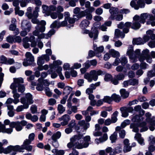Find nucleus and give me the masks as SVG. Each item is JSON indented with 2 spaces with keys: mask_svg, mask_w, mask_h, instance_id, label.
<instances>
[{
  "mask_svg": "<svg viewBox=\"0 0 155 155\" xmlns=\"http://www.w3.org/2000/svg\"><path fill=\"white\" fill-rule=\"evenodd\" d=\"M133 50V46L130 45L126 53L132 62H136L137 61L138 58L140 62H143L145 60L148 63L151 64L152 63L153 60L150 56V51L148 49H146L143 50L141 54V51L139 49H136L134 51Z\"/></svg>",
  "mask_w": 155,
  "mask_h": 155,
  "instance_id": "obj_1",
  "label": "nucleus"
},
{
  "mask_svg": "<svg viewBox=\"0 0 155 155\" xmlns=\"http://www.w3.org/2000/svg\"><path fill=\"white\" fill-rule=\"evenodd\" d=\"M146 19L149 20L147 22V25H151L152 26H155V21H154V17L152 15L147 13L141 14L140 17L137 15H135L133 18L134 21L131 23V28L134 30L138 29L141 26L140 23L144 24Z\"/></svg>",
  "mask_w": 155,
  "mask_h": 155,
  "instance_id": "obj_2",
  "label": "nucleus"
},
{
  "mask_svg": "<svg viewBox=\"0 0 155 155\" xmlns=\"http://www.w3.org/2000/svg\"><path fill=\"white\" fill-rule=\"evenodd\" d=\"M142 116L139 114L133 115L132 116V121L137 123H131L130 125V128L133 129V131L136 133L138 132L139 130L138 128L139 127H142L140 130L141 132L146 131L148 129V127L146 126V123L143 121L144 118Z\"/></svg>",
  "mask_w": 155,
  "mask_h": 155,
  "instance_id": "obj_3",
  "label": "nucleus"
},
{
  "mask_svg": "<svg viewBox=\"0 0 155 155\" xmlns=\"http://www.w3.org/2000/svg\"><path fill=\"white\" fill-rule=\"evenodd\" d=\"M41 22L43 25L41 27H39L38 25L36 26L35 27V30L33 32L32 34L34 36H38V39H39L44 38L48 39L54 34L55 31L54 29H52L47 34H45L42 33L40 34V32L43 33L45 31V30L46 21H42Z\"/></svg>",
  "mask_w": 155,
  "mask_h": 155,
  "instance_id": "obj_4",
  "label": "nucleus"
},
{
  "mask_svg": "<svg viewBox=\"0 0 155 155\" xmlns=\"http://www.w3.org/2000/svg\"><path fill=\"white\" fill-rule=\"evenodd\" d=\"M131 23L129 22H126L124 24L123 22H121L118 25V27L120 29H123V32L121 31L120 30L117 29L115 30L114 35L116 38H123L125 36L124 33H127L129 31L130 27L131 26Z\"/></svg>",
  "mask_w": 155,
  "mask_h": 155,
  "instance_id": "obj_5",
  "label": "nucleus"
},
{
  "mask_svg": "<svg viewBox=\"0 0 155 155\" xmlns=\"http://www.w3.org/2000/svg\"><path fill=\"white\" fill-rule=\"evenodd\" d=\"M20 101L23 105L18 106L16 110L18 112L22 111L24 109L28 108L29 105L33 103L32 95L30 93L26 94L25 97H22Z\"/></svg>",
  "mask_w": 155,
  "mask_h": 155,
  "instance_id": "obj_6",
  "label": "nucleus"
},
{
  "mask_svg": "<svg viewBox=\"0 0 155 155\" xmlns=\"http://www.w3.org/2000/svg\"><path fill=\"white\" fill-rule=\"evenodd\" d=\"M147 35L144 36L143 38H138L134 39L133 40V44L140 45H143L148 41L150 38L154 40L155 39V34L153 33V31L151 30H149L146 32Z\"/></svg>",
  "mask_w": 155,
  "mask_h": 155,
  "instance_id": "obj_7",
  "label": "nucleus"
},
{
  "mask_svg": "<svg viewBox=\"0 0 155 155\" xmlns=\"http://www.w3.org/2000/svg\"><path fill=\"white\" fill-rule=\"evenodd\" d=\"M82 136L81 135L74 136L73 137L74 147L78 149L86 148L88 147L89 143H84L83 140Z\"/></svg>",
  "mask_w": 155,
  "mask_h": 155,
  "instance_id": "obj_8",
  "label": "nucleus"
},
{
  "mask_svg": "<svg viewBox=\"0 0 155 155\" xmlns=\"http://www.w3.org/2000/svg\"><path fill=\"white\" fill-rule=\"evenodd\" d=\"M14 83L10 86V88L12 89H16L18 88L19 92L23 93L25 90V86L22 84L24 82L23 79L21 78H14Z\"/></svg>",
  "mask_w": 155,
  "mask_h": 155,
  "instance_id": "obj_9",
  "label": "nucleus"
},
{
  "mask_svg": "<svg viewBox=\"0 0 155 155\" xmlns=\"http://www.w3.org/2000/svg\"><path fill=\"white\" fill-rule=\"evenodd\" d=\"M2 144L1 142H0V153H2L7 154L11 152H22V145L20 146L18 145L15 146H10L7 148L4 149L2 147Z\"/></svg>",
  "mask_w": 155,
  "mask_h": 155,
  "instance_id": "obj_10",
  "label": "nucleus"
},
{
  "mask_svg": "<svg viewBox=\"0 0 155 155\" xmlns=\"http://www.w3.org/2000/svg\"><path fill=\"white\" fill-rule=\"evenodd\" d=\"M103 72L100 70L96 71L92 70L90 73H86L84 75V78L87 79L89 82H91L93 80L96 81L98 79V76L102 74Z\"/></svg>",
  "mask_w": 155,
  "mask_h": 155,
  "instance_id": "obj_11",
  "label": "nucleus"
},
{
  "mask_svg": "<svg viewBox=\"0 0 155 155\" xmlns=\"http://www.w3.org/2000/svg\"><path fill=\"white\" fill-rule=\"evenodd\" d=\"M109 12L111 14L109 18L110 20L115 19L117 21L121 20L123 18L122 15L118 14V9L117 8L112 7L110 10Z\"/></svg>",
  "mask_w": 155,
  "mask_h": 155,
  "instance_id": "obj_12",
  "label": "nucleus"
},
{
  "mask_svg": "<svg viewBox=\"0 0 155 155\" xmlns=\"http://www.w3.org/2000/svg\"><path fill=\"white\" fill-rule=\"evenodd\" d=\"M26 58L23 62L25 66H27L31 64L34 61V58L31 53L27 52L25 54Z\"/></svg>",
  "mask_w": 155,
  "mask_h": 155,
  "instance_id": "obj_13",
  "label": "nucleus"
},
{
  "mask_svg": "<svg viewBox=\"0 0 155 155\" xmlns=\"http://www.w3.org/2000/svg\"><path fill=\"white\" fill-rule=\"evenodd\" d=\"M68 24L67 20L64 19V21L60 22L58 20L55 21L50 26L51 28H59L61 27H64L67 25Z\"/></svg>",
  "mask_w": 155,
  "mask_h": 155,
  "instance_id": "obj_14",
  "label": "nucleus"
},
{
  "mask_svg": "<svg viewBox=\"0 0 155 155\" xmlns=\"http://www.w3.org/2000/svg\"><path fill=\"white\" fill-rule=\"evenodd\" d=\"M21 28L22 30L30 31L31 28V23L27 20H23L21 22Z\"/></svg>",
  "mask_w": 155,
  "mask_h": 155,
  "instance_id": "obj_15",
  "label": "nucleus"
},
{
  "mask_svg": "<svg viewBox=\"0 0 155 155\" xmlns=\"http://www.w3.org/2000/svg\"><path fill=\"white\" fill-rule=\"evenodd\" d=\"M70 117L67 114H65L59 118L60 121H63L61 122V124L63 126L66 125L70 120Z\"/></svg>",
  "mask_w": 155,
  "mask_h": 155,
  "instance_id": "obj_16",
  "label": "nucleus"
},
{
  "mask_svg": "<svg viewBox=\"0 0 155 155\" xmlns=\"http://www.w3.org/2000/svg\"><path fill=\"white\" fill-rule=\"evenodd\" d=\"M45 60L48 61L49 60V57L46 55H42L38 58L37 64L38 66L41 65L45 62Z\"/></svg>",
  "mask_w": 155,
  "mask_h": 155,
  "instance_id": "obj_17",
  "label": "nucleus"
},
{
  "mask_svg": "<svg viewBox=\"0 0 155 155\" xmlns=\"http://www.w3.org/2000/svg\"><path fill=\"white\" fill-rule=\"evenodd\" d=\"M10 127L12 128H15L16 130L18 131L21 130L23 128L19 121L11 122L10 123Z\"/></svg>",
  "mask_w": 155,
  "mask_h": 155,
  "instance_id": "obj_18",
  "label": "nucleus"
},
{
  "mask_svg": "<svg viewBox=\"0 0 155 155\" xmlns=\"http://www.w3.org/2000/svg\"><path fill=\"white\" fill-rule=\"evenodd\" d=\"M98 32L95 28L93 27L89 33V36L91 38H93L94 40H96L97 38Z\"/></svg>",
  "mask_w": 155,
  "mask_h": 155,
  "instance_id": "obj_19",
  "label": "nucleus"
},
{
  "mask_svg": "<svg viewBox=\"0 0 155 155\" xmlns=\"http://www.w3.org/2000/svg\"><path fill=\"white\" fill-rule=\"evenodd\" d=\"M50 69L48 71V72L49 74H51L55 70L57 73L59 74L61 73L62 70V68L59 66H55L53 65H50L49 66Z\"/></svg>",
  "mask_w": 155,
  "mask_h": 155,
  "instance_id": "obj_20",
  "label": "nucleus"
},
{
  "mask_svg": "<svg viewBox=\"0 0 155 155\" xmlns=\"http://www.w3.org/2000/svg\"><path fill=\"white\" fill-rule=\"evenodd\" d=\"M12 90L13 91L12 92L13 94V97L14 98V103L15 104H17L19 102V100L18 98L20 97V95L17 92L16 89Z\"/></svg>",
  "mask_w": 155,
  "mask_h": 155,
  "instance_id": "obj_21",
  "label": "nucleus"
},
{
  "mask_svg": "<svg viewBox=\"0 0 155 155\" xmlns=\"http://www.w3.org/2000/svg\"><path fill=\"white\" fill-rule=\"evenodd\" d=\"M145 117L146 119L145 120H143L145 122L147 123L152 124H153V117H151V114L149 112H147L145 113Z\"/></svg>",
  "mask_w": 155,
  "mask_h": 155,
  "instance_id": "obj_22",
  "label": "nucleus"
},
{
  "mask_svg": "<svg viewBox=\"0 0 155 155\" xmlns=\"http://www.w3.org/2000/svg\"><path fill=\"white\" fill-rule=\"evenodd\" d=\"M13 131L12 128H5V127L4 124L0 125V133L2 132L3 133H7V134H11Z\"/></svg>",
  "mask_w": 155,
  "mask_h": 155,
  "instance_id": "obj_23",
  "label": "nucleus"
},
{
  "mask_svg": "<svg viewBox=\"0 0 155 155\" xmlns=\"http://www.w3.org/2000/svg\"><path fill=\"white\" fill-rule=\"evenodd\" d=\"M8 109V115L10 117H13L15 115V112L14 111V107L11 105H7Z\"/></svg>",
  "mask_w": 155,
  "mask_h": 155,
  "instance_id": "obj_24",
  "label": "nucleus"
},
{
  "mask_svg": "<svg viewBox=\"0 0 155 155\" xmlns=\"http://www.w3.org/2000/svg\"><path fill=\"white\" fill-rule=\"evenodd\" d=\"M134 138L137 140L139 143L141 145H144L143 139L141 137V134L139 133L136 134Z\"/></svg>",
  "mask_w": 155,
  "mask_h": 155,
  "instance_id": "obj_25",
  "label": "nucleus"
},
{
  "mask_svg": "<svg viewBox=\"0 0 155 155\" xmlns=\"http://www.w3.org/2000/svg\"><path fill=\"white\" fill-rule=\"evenodd\" d=\"M107 139V134L105 133L103 134L102 137H100L98 139H96L95 140V142L96 143L99 144L100 143H102L105 141Z\"/></svg>",
  "mask_w": 155,
  "mask_h": 155,
  "instance_id": "obj_26",
  "label": "nucleus"
},
{
  "mask_svg": "<svg viewBox=\"0 0 155 155\" xmlns=\"http://www.w3.org/2000/svg\"><path fill=\"white\" fill-rule=\"evenodd\" d=\"M78 124L83 127L84 130H86L90 127V123L88 122H86L85 121L83 120L79 121L78 122Z\"/></svg>",
  "mask_w": 155,
  "mask_h": 155,
  "instance_id": "obj_27",
  "label": "nucleus"
},
{
  "mask_svg": "<svg viewBox=\"0 0 155 155\" xmlns=\"http://www.w3.org/2000/svg\"><path fill=\"white\" fill-rule=\"evenodd\" d=\"M30 143H28L27 142L24 141L22 145V150L25 149L28 151H31L32 149V146L29 145Z\"/></svg>",
  "mask_w": 155,
  "mask_h": 155,
  "instance_id": "obj_28",
  "label": "nucleus"
},
{
  "mask_svg": "<svg viewBox=\"0 0 155 155\" xmlns=\"http://www.w3.org/2000/svg\"><path fill=\"white\" fill-rule=\"evenodd\" d=\"M94 8L93 7L90 6L89 8H88L87 9H86L84 11H82L80 12V17L81 18L82 17H84L85 13L89 12L91 13L92 12H94Z\"/></svg>",
  "mask_w": 155,
  "mask_h": 155,
  "instance_id": "obj_29",
  "label": "nucleus"
},
{
  "mask_svg": "<svg viewBox=\"0 0 155 155\" xmlns=\"http://www.w3.org/2000/svg\"><path fill=\"white\" fill-rule=\"evenodd\" d=\"M134 110L135 111L138 112L140 115H143L144 114L145 111L141 108L140 105H137L134 107Z\"/></svg>",
  "mask_w": 155,
  "mask_h": 155,
  "instance_id": "obj_30",
  "label": "nucleus"
},
{
  "mask_svg": "<svg viewBox=\"0 0 155 155\" xmlns=\"http://www.w3.org/2000/svg\"><path fill=\"white\" fill-rule=\"evenodd\" d=\"M104 50V48L103 46H101L97 48L94 50L96 53V55L98 57L101 56V53Z\"/></svg>",
  "mask_w": 155,
  "mask_h": 155,
  "instance_id": "obj_31",
  "label": "nucleus"
},
{
  "mask_svg": "<svg viewBox=\"0 0 155 155\" xmlns=\"http://www.w3.org/2000/svg\"><path fill=\"white\" fill-rule=\"evenodd\" d=\"M16 26L15 24H11L9 27V29L12 31H15L14 33L16 35L19 34V32L18 29L16 28Z\"/></svg>",
  "mask_w": 155,
  "mask_h": 155,
  "instance_id": "obj_32",
  "label": "nucleus"
},
{
  "mask_svg": "<svg viewBox=\"0 0 155 155\" xmlns=\"http://www.w3.org/2000/svg\"><path fill=\"white\" fill-rule=\"evenodd\" d=\"M109 52L112 57L114 58H117L120 56L119 53L113 49H111L109 51Z\"/></svg>",
  "mask_w": 155,
  "mask_h": 155,
  "instance_id": "obj_33",
  "label": "nucleus"
},
{
  "mask_svg": "<svg viewBox=\"0 0 155 155\" xmlns=\"http://www.w3.org/2000/svg\"><path fill=\"white\" fill-rule=\"evenodd\" d=\"M89 21L86 19L82 21L80 24V27L82 28H85L88 26L90 24Z\"/></svg>",
  "mask_w": 155,
  "mask_h": 155,
  "instance_id": "obj_34",
  "label": "nucleus"
},
{
  "mask_svg": "<svg viewBox=\"0 0 155 155\" xmlns=\"http://www.w3.org/2000/svg\"><path fill=\"white\" fill-rule=\"evenodd\" d=\"M28 40V37L27 36L24 38L22 40L23 45L25 48H28L30 46Z\"/></svg>",
  "mask_w": 155,
  "mask_h": 155,
  "instance_id": "obj_35",
  "label": "nucleus"
},
{
  "mask_svg": "<svg viewBox=\"0 0 155 155\" xmlns=\"http://www.w3.org/2000/svg\"><path fill=\"white\" fill-rule=\"evenodd\" d=\"M43 8V12L45 13L47 16L49 15L51 12L49 9V7L47 5H43L42 6Z\"/></svg>",
  "mask_w": 155,
  "mask_h": 155,
  "instance_id": "obj_36",
  "label": "nucleus"
},
{
  "mask_svg": "<svg viewBox=\"0 0 155 155\" xmlns=\"http://www.w3.org/2000/svg\"><path fill=\"white\" fill-rule=\"evenodd\" d=\"M118 114V112L116 111L114 112L112 115L111 120L112 121L113 123H115L117 122V117Z\"/></svg>",
  "mask_w": 155,
  "mask_h": 155,
  "instance_id": "obj_37",
  "label": "nucleus"
},
{
  "mask_svg": "<svg viewBox=\"0 0 155 155\" xmlns=\"http://www.w3.org/2000/svg\"><path fill=\"white\" fill-rule=\"evenodd\" d=\"M42 21H45L44 20H41V21H40L36 18H33L31 20V22L35 24H37V25L36 26H38V25L39 27H41V26H42L43 25L42 24L41 22Z\"/></svg>",
  "mask_w": 155,
  "mask_h": 155,
  "instance_id": "obj_38",
  "label": "nucleus"
},
{
  "mask_svg": "<svg viewBox=\"0 0 155 155\" xmlns=\"http://www.w3.org/2000/svg\"><path fill=\"white\" fill-rule=\"evenodd\" d=\"M120 92L121 97L124 98H126L128 97L129 95V93L126 91L125 89H121L120 91Z\"/></svg>",
  "mask_w": 155,
  "mask_h": 155,
  "instance_id": "obj_39",
  "label": "nucleus"
},
{
  "mask_svg": "<svg viewBox=\"0 0 155 155\" xmlns=\"http://www.w3.org/2000/svg\"><path fill=\"white\" fill-rule=\"evenodd\" d=\"M35 137V134L34 133H31L28 136V139H26L24 141L27 142L28 143H31V142L34 140Z\"/></svg>",
  "mask_w": 155,
  "mask_h": 155,
  "instance_id": "obj_40",
  "label": "nucleus"
},
{
  "mask_svg": "<svg viewBox=\"0 0 155 155\" xmlns=\"http://www.w3.org/2000/svg\"><path fill=\"white\" fill-rule=\"evenodd\" d=\"M57 110L59 113L62 114L65 111V107L61 104H59L58 105Z\"/></svg>",
  "mask_w": 155,
  "mask_h": 155,
  "instance_id": "obj_41",
  "label": "nucleus"
},
{
  "mask_svg": "<svg viewBox=\"0 0 155 155\" xmlns=\"http://www.w3.org/2000/svg\"><path fill=\"white\" fill-rule=\"evenodd\" d=\"M61 136V133L60 131H57L51 137L52 139L53 140H57Z\"/></svg>",
  "mask_w": 155,
  "mask_h": 155,
  "instance_id": "obj_42",
  "label": "nucleus"
},
{
  "mask_svg": "<svg viewBox=\"0 0 155 155\" xmlns=\"http://www.w3.org/2000/svg\"><path fill=\"white\" fill-rule=\"evenodd\" d=\"M120 110L121 112L122 117H126L128 116V112L125 107H121Z\"/></svg>",
  "mask_w": 155,
  "mask_h": 155,
  "instance_id": "obj_43",
  "label": "nucleus"
},
{
  "mask_svg": "<svg viewBox=\"0 0 155 155\" xmlns=\"http://www.w3.org/2000/svg\"><path fill=\"white\" fill-rule=\"evenodd\" d=\"M72 90V88L69 86H66L64 89L63 93L64 94H66L68 96Z\"/></svg>",
  "mask_w": 155,
  "mask_h": 155,
  "instance_id": "obj_44",
  "label": "nucleus"
},
{
  "mask_svg": "<svg viewBox=\"0 0 155 155\" xmlns=\"http://www.w3.org/2000/svg\"><path fill=\"white\" fill-rule=\"evenodd\" d=\"M117 133L114 132L110 137V139L112 143L115 142L117 139Z\"/></svg>",
  "mask_w": 155,
  "mask_h": 155,
  "instance_id": "obj_45",
  "label": "nucleus"
},
{
  "mask_svg": "<svg viewBox=\"0 0 155 155\" xmlns=\"http://www.w3.org/2000/svg\"><path fill=\"white\" fill-rule=\"evenodd\" d=\"M111 97L112 101L113 100L116 102H119L120 100V97L119 95L113 94L112 95Z\"/></svg>",
  "mask_w": 155,
  "mask_h": 155,
  "instance_id": "obj_46",
  "label": "nucleus"
},
{
  "mask_svg": "<svg viewBox=\"0 0 155 155\" xmlns=\"http://www.w3.org/2000/svg\"><path fill=\"white\" fill-rule=\"evenodd\" d=\"M141 63L140 64V67L141 69L145 70L147 69L149 67V65L145 62H140Z\"/></svg>",
  "mask_w": 155,
  "mask_h": 155,
  "instance_id": "obj_47",
  "label": "nucleus"
},
{
  "mask_svg": "<svg viewBox=\"0 0 155 155\" xmlns=\"http://www.w3.org/2000/svg\"><path fill=\"white\" fill-rule=\"evenodd\" d=\"M129 85H137L138 84V80L135 79L129 80Z\"/></svg>",
  "mask_w": 155,
  "mask_h": 155,
  "instance_id": "obj_48",
  "label": "nucleus"
},
{
  "mask_svg": "<svg viewBox=\"0 0 155 155\" xmlns=\"http://www.w3.org/2000/svg\"><path fill=\"white\" fill-rule=\"evenodd\" d=\"M15 41V36L9 35L6 38V41L10 43H12Z\"/></svg>",
  "mask_w": 155,
  "mask_h": 155,
  "instance_id": "obj_49",
  "label": "nucleus"
},
{
  "mask_svg": "<svg viewBox=\"0 0 155 155\" xmlns=\"http://www.w3.org/2000/svg\"><path fill=\"white\" fill-rule=\"evenodd\" d=\"M45 91L46 95L49 97H51L52 95V93L50 91L49 87H45Z\"/></svg>",
  "mask_w": 155,
  "mask_h": 155,
  "instance_id": "obj_50",
  "label": "nucleus"
},
{
  "mask_svg": "<svg viewBox=\"0 0 155 155\" xmlns=\"http://www.w3.org/2000/svg\"><path fill=\"white\" fill-rule=\"evenodd\" d=\"M103 100V101L104 102L107 103L109 104H110L112 101V97H110L108 96H105Z\"/></svg>",
  "mask_w": 155,
  "mask_h": 155,
  "instance_id": "obj_51",
  "label": "nucleus"
},
{
  "mask_svg": "<svg viewBox=\"0 0 155 155\" xmlns=\"http://www.w3.org/2000/svg\"><path fill=\"white\" fill-rule=\"evenodd\" d=\"M15 14H18L20 16H23L24 14V12L23 11L19 10V8H15Z\"/></svg>",
  "mask_w": 155,
  "mask_h": 155,
  "instance_id": "obj_52",
  "label": "nucleus"
},
{
  "mask_svg": "<svg viewBox=\"0 0 155 155\" xmlns=\"http://www.w3.org/2000/svg\"><path fill=\"white\" fill-rule=\"evenodd\" d=\"M137 5L139 8H143L145 7V4L143 1L142 0H138L137 2Z\"/></svg>",
  "mask_w": 155,
  "mask_h": 155,
  "instance_id": "obj_53",
  "label": "nucleus"
},
{
  "mask_svg": "<svg viewBox=\"0 0 155 155\" xmlns=\"http://www.w3.org/2000/svg\"><path fill=\"white\" fill-rule=\"evenodd\" d=\"M24 1V0H14L13 2V5L15 7V8H18V6L19 3L20 2V5L21 6V3L22 2Z\"/></svg>",
  "mask_w": 155,
  "mask_h": 155,
  "instance_id": "obj_54",
  "label": "nucleus"
},
{
  "mask_svg": "<svg viewBox=\"0 0 155 155\" xmlns=\"http://www.w3.org/2000/svg\"><path fill=\"white\" fill-rule=\"evenodd\" d=\"M120 63L123 66H124L127 63V60L126 57H123L120 58Z\"/></svg>",
  "mask_w": 155,
  "mask_h": 155,
  "instance_id": "obj_55",
  "label": "nucleus"
},
{
  "mask_svg": "<svg viewBox=\"0 0 155 155\" xmlns=\"http://www.w3.org/2000/svg\"><path fill=\"white\" fill-rule=\"evenodd\" d=\"M147 76L148 77L151 78L155 76V70H152L148 72L147 73Z\"/></svg>",
  "mask_w": 155,
  "mask_h": 155,
  "instance_id": "obj_56",
  "label": "nucleus"
},
{
  "mask_svg": "<svg viewBox=\"0 0 155 155\" xmlns=\"http://www.w3.org/2000/svg\"><path fill=\"white\" fill-rule=\"evenodd\" d=\"M130 5L132 7L134 8L135 10H138L139 9L138 6L136 4L135 2L134 1H132L131 2Z\"/></svg>",
  "mask_w": 155,
  "mask_h": 155,
  "instance_id": "obj_57",
  "label": "nucleus"
},
{
  "mask_svg": "<svg viewBox=\"0 0 155 155\" xmlns=\"http://www.w3.org/2000/svg\"><path fill=\"white\" fill-rule=\"evenodd\" d=\"M115 77L118 80H122L124 79V75L123 74L120 73L117 75H116Z\"/></svg>",
  "mask_w": 155,
  "mask_h": 155,
  "instance_id": "obj_58",
  "label": "nucleus"
},
{
  "mask_svg": "<svg viewBox=\"0 0 155 155\" xmlns=\"http://www.w3.org/2000/svg\"><path fill=\"white\" fill-rule=\"evenodd\" d=\"M130 120H124L121 124V127L122 128H124L127 125L130 124Z\"/></svg>",
  "mask_w": 155,
  "mask_h": 155,
  "instance_id": "obj_59",
  "label": "nucleus"
},
{
  "mask_svg": "<svg viewBox=\"0 0 155 155\" xmlns=\"http://www.w3.org/2000/svg\"><path fill=\"white\" fill-rule=\"evenodd\" d=\"M140 67V65L137 63L134 64L131 66L132 70L135 71L137 70Z\"/></svg>",
  "mask_w": 155,
  "mask_h": 155,
  "instance_id": "obj_60",
  "label": "nucleus"
},
{
  "mask_svg": "<svg viewBox=\"0 0 155 155\" xmlns=\"http://www.w3.org/2000/svg\"><path fill=\"white\" fill-rule=\"evenodd\" d=\"M73 141H74L73 137H72L70 139V142L67 144V146L68 148H70L73 147H74V144Z\"/></svg>",
  "mask_w": 155,
  "mask_h": 155,
  "instance_id": "obj_61",
  "label": "nucleus"
},
{
  "mask_svg": "<svg viewBox=\"0 0 155 155\" xmlns=\"http://www.w3.org/2000/svg\"><path fill=\"white\" fill-rule=\"evenodd\" d=\"M48 103L49 105L52 106L56 103V101L54 98H51L48 100Z\"/></svg>",
  "mask_w": 155,
  "mask_h": 155,
  "instance_id": "obj_62",
  "label": "nucleus"
},
{
  "mask_svg": "<svg viewBox=\"0 0 155 155\" xmlns=\"http://www.w3.org/2000/svg\"><path fill=\"white\" fill-rule=\"evenodd\" d=\"M131 150V147L130 145L124 146L123 150L124 152L130 151Z\"/></svg>",
  "mask_w": 155,
  "mask_h": 155,
  "instance_id": "obj_63",
  "label": "nucleus"
},
{
  "mask_svg": "<svg viewBox=\"0 0 155 155\" xmlns=\"http://www.w3.org/2000/svg\"><path fill=\"white\" fill-rule=\"evenodd\" d=\"M36 89L38 91H42L44 89V87L43 84H38L37 85Z\"/></svg>",
  "mask_w": 155,
  "mask_h": 155,
  "instance_id": "obj_64",
  "label": "nucleus"
}]
</instances>
